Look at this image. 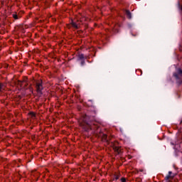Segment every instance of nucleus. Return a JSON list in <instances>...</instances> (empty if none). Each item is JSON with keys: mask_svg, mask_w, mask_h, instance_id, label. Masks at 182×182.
<instances>
[{"mask_svg": "<svg viewBox=\"0 0 182 182\" xmlns=\"http://www.w3.org/2000/svg\"><path fill=\"white\" fill-rule=\"evenodd\" d=\"M32 117H35V114L32 113Z\"/></svg>", "mask_w": 182, "mask_h": 182, "instance_id": "nucleus-16", "label": "nucleus"}, {"mask_svg": "<svg viewBox=\"0 0 182 182\" xmlns=\"http://www.w3.org/2000/svg\"><path fill=\"white\" fill-rule=\"evenodd\" d=\"M112 149L114 150V151H115V153H117V154H122V153H123V151H122V148L119 147L116 145H113V144H112Z\"/></svg>", "mask_w": 182, "mask_h": 182, "instance_id": "nucleus-4", "label": "nucleus"}, {"mask_svg": "<svg viewBox=\"0 0 182 182\" xmlns=\"http://www.w3.org/2000/svg\"><path fill=\"white\" fill-rule=\"evenodd\" d=\"M4 84L0 83V92H2V90H4Z\"/></svg>", "mask_w": 182, "mask_h": 182, "instance_id": "nucleus-12", "label": "nucleus"}, {"mask_svg": "<svg viewBox=\"0 0 182 182\" xmlns=\"http://www.w3.org/2000/svg\"><path fill=\"white\" fill-rule=\"evenodd\" d=\"M36 87L38 93H42V90H43V85H42V81L36 82Z\"/></svg>", "mask_w": 182, "mask_h": 182, "instance_id": "nucleus-3", "label": "nucleus"}, {"mask_svg": "<svg viewBox=\"0 0 182 182\" xmlns=\"http://www.w3.org/2000/svg\"><path fill=\"white\" fill-rule=\"evenodd\" d=\"M70 24L72 25L73 28H75V29H79V25L76 23H75V21H73V20L71 21Z\"/></svg>", "mask_w": 182, "mask_h": 182, "instance_id": "nucleus-6", "label": "nucleus"}, {"mask_svg": "<svg viewBox=\"0 0 182 182\" xmlns=\"http://www.w3.org/2000/svg\"><path fill=\"white\" fill-rule=\"evenodd\" d=\"M121 182H126V178H121L120 179Z\"/></svg>", "mask_w": 182, "mask_h": 182, "instance_id": "nucleus-13", "label": "nucleus"}, {"mask_svg": "<svg viewBox=\"0 0 182 182\" xmlns=\"http://www.w3.org/2000/svg\"><path fill=\"white\" fill-rule=\"evenodd\" d=\"M173 77L176 80V83L178 86H181L182 85V70L181 69H178L177 73H173Z\"/></svg>", "mask_w": 182, "mask_h": 182, "instance_id": "nucleus-2", "label": "nucleus"}, {"mask_svg": "<svg viewBox=\"0 0 182 182\" xmlns=\"http://www.w3.org/2000/svg\"><path fill=\"white\" fill-rule=\"evenodd\" d=\"M179 143H180V141H178L175 142V144H178Z\"/></svg>", "mask_w": 182, "mask_h": 182, "instance_id": "nucleus-15", "label": "nucleus"}, {"mask_svg": "<svg viewBox=\"0 0 182 182\" xmlns=\"http://www.w3.org/2000/svg\"><path fill=\"white\" fill-rule=\"evenodd\" d=\"M81 66H84L85 65V60H81Z\"/></svg>", "mask_w": 182, "mask_h": 182, "instance_id": "nucleus-14", "label": "nucleus"}, {"mask_svg": "<svg viewBox=\"0 0 182 182\" xmlns=\"http://www.w3.org/2000/svg\"><path fill=\"white\" fill-rule=\"evenodd\" d=\"M125 14L128 18V19H132V13L129 10L125 11Z\"/></svg>", "mask_w": 182, "mask_h": 182, "instance_id": "nucleus-7", "label": "nucleus"}, {"mask_svg": "<svg viewBox=\"0 0 182 182\" xmlns=\"http://www.w3.org/2000/svg\"><path fill=\"white\" fill-rule=\"evenodd\" d=\"M173 172L169 171L168 172V175H167L165 178V180H170V178H174V175H172Z\"/></svg>", "mask_w": 182, "mask_h": 182, "instance_id": "nucleus-5", "label": "nucleus"}, {"mask_svg": "<svg viewBox=\"0 0 182 182\" xmlns=\"http://www.w3.org/2000/svg\"><path fill=\"white\" fill-rule=\"evenodd\" d=\"M12 16L14 19H19V17L18 16V15L16 14H13Z\"/></svg>", "mask_w": 182, "mask_h": 182, "instance_id": "nucleus-11", "label": "nucleus"}, {"mask_svg": "<svg viewBox=\"0 0 182 182\" xmlns=\"http://www.w3.org/2000/svg\"><path fill=\"white\" fill-rule=\"evenodd\" d=\"M102 139H103V140H105V141H107V142L109 141V139H107V134H102Z\"/></svg>", "mask_w": 182, "mask_h": 182, "instance_id": "nucleus-9", "label": "nucleus"}, {"mask_svg": "<svg viewBox=\"0 0 182 182\" xmlns=\"http://www.w3.org/2000/svg\"><path fill=\"white\" fill-rule=\"evenodd\" d=\"M120 178V174H115L114 175V180H119Z\"/></svg>", "mask_w": 182, "mask_h": 182, "instance_id": "nucleus-10", "label": "nucleus"}, {"mask_svg": "<svg viewBox=\"0 0 182 182\" xmlns=\"http://www.w3.org/2000/svg\"><path fill=\"white\" fill-rule=\"evenodd\" d=\"M93 120H96V111L92 112V114L84 115L82 119L79 121L80 126L85 132H89V130H92V125L89 122H93Z\"/></svg>", "mask_w": 182, "mask_h": 182, "instance_id": "nucleus-1", "label": "nucleus"}, {"mask_svg": "<svg viewBox=\"0 0 182 182\" xmlns=\"http://www.w3.org/2000/svg\"><path fill=\"white\" fill-rule=\"evenodd\" d=\"M78 60H85V55H83V54H79V55H78Z\"/></svg>", "mask_w": 182, "mask_h": 182, "instance_id": "nucleus-8", "label": "nucleus"}]
</instances>
